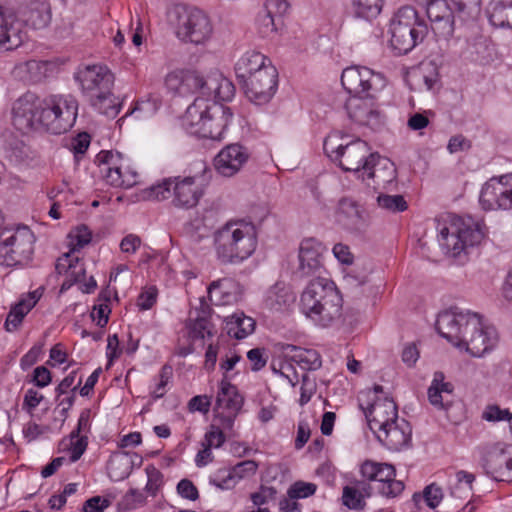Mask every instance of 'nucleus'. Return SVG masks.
I'll return each mask as SVG.
<instances>
[{
  "label": "nucleus",
  "instance_id": "obj_1",
  "mask_svg": "<svg viewBox=\"0 0 512 512\" xmlns=\"http://www.w3.org/2000/svg\"><path fill=\"white\" fill-rule=\"evenodd\" d=\"M436 330L453 346L474 357L492 350L498 341L494 327L484 323L480 314L452 308L438 314Z\"/></svg>",
  "mask_w": 512,
  "mask_h": 512
},
{
  "label": "nucleus",
  "instance_id": "obj_2",
  "mask_svg": "<svg viewBox=\"0 0 512 512\" xmlns=\"http://www.w3.org/2000/svg\"><path fill=\"white\" fill-rule=\"evenodd\" d=\"M342 302V296L332 281L316 278L302 292L300 310L314 324L328 327L341 317Z\"/></svg>",
  "mask_w": 512,
  "mask_h": 512
},
{
  "label": "nucleus",
  "instance_id": "obj_3",
  "mask_svg": "<svg viewBox=\"0 0 512 512\" xmlns=\"http://www.w3.org/2000/svg\"><path fill=\"white\" fill-rule=\"evenodd\" d=\"M257 247V229L245 220L228 221L214 233V249L222 264H239Z\"/></svg>",
  "mask_w": 512,
  "mask_h": 512
},
{
  "label": "nucleus",
  "instance_id": "obj_4",
  "mask_svg": "<svg viewBox=\"0 0 512 512\" xmlns=\"http://www.w3.org/2000/svg\"><path fill=\"white\" fill-rule=\"evenodd\" d=\"M82 94L89 104L100 114L114 118L121 104L112 92L114 76L104 65L94 64L79 68L75 74Z\"/></svg>",
  "mask_w": 512,
  "mask_h": 512
},
{
  "label": "nucleus",
  "instance_id": "obj_5",
  "mask_svg": "<svg viewBox=\"0 0 512 512\" xmlns=\"http://www.w3.org/2000/svg\"><path fill=\"white\" fill-rule=\"evenodd\" d=\"M232 115L230 108L226 106L209 103L205 98H197L187 108L183 125L192 135L221 140Z\"/></svg>",
  "mask_w": 512,
  "mask_h": 512
},
{
  "label": "nucleus",
  "instance_id": "obj_6",
  "mask_svg": "<svg viewBox=\"0 0 512 512\" xmlns=\"http://www.w3.org/2000/svg\"><path fill=\"white\" fill-rule=\"evenodd\" d=\"M323 149L332 162L346 172H353L359 179L369 169V161L374 154L364 140H350L349 136L340 132L329 134L324 140Z\"/></svg>",
  "mask_w": 512,
  "mask_h": 512
},
{
  "label": "nucleus",
  "instance_id": "obj_7",
  "mask_svg": "<svg viewBox=\"0 0 512 512\" xmlns=\"http://www.w3.org/2000/svg\"><path fill=\"white\" fill-rule=\"evenodd\" d=\"M428 28L411 6L397 10L390 21L391 46L398 54H406L422 42Z\"/></svg>",
  "mask_w": 512,
  "mask_h": 512
},
{
  "label": "nucleus",
  "instance_id": "obj_8",
  "mask_svg": "<svg viewBox=\"0 0 512 512\" xmlns=\"http://www.w3.org/2000/svg\"><path fill=\"white\" fill-rule=\"evenodd\" d=\"M484 225L472 218L458 219L449 227L440 229L438 242L444 253L457 257L468 248L482 242L485 237Z\"/></svg>",
  "mask_w": 512,
  "mask_h": 512
},
{
  "label": "nucleus",
  "instance_id": "obj_9",
  "mask_svg": "<svg viewBox=\"0 0 512 512\" xmlns=\"http://www.w3.org/2000/svg\"><path fill=\"white\" fill-rule=\"evenodd\" d=\"M78 115V101L72 95H50L42 99V125L53 134L68 131Z\"/></svg>",
  "mask_w": 512,
  "mask_h": 512
},
{
  "label": "nucleus",
  "instance_id": "obj_10",
  "mask_svg": "<svg viewBox=\"0 0 512 512\" xmlns=\"http://www.w3.org/2000/svg\"><path fill=\"white\" fill-rule=\"evenodd\" d=\"M34 242L35 236L27 226L5 228L0 232V263L16 266L28 261Z\"/></svg>",
  "mask_w": 512,
  "mask_h": 512
},
{
  "label": "nucleus",
  "instance_id": "obj_11",
  "mask_svg": "<svg viewBox=\"0 0 512 512\" xmlns=\"http://www.w3.org/2000/svg\"><path fill=\"white\" fill-rule=\"evenodd\" d=\"M341 83L350 97L377 98L386 86V78L366 66L355 65L343 70Z\"/></svg>",
  "mask_w": 512,
  "mask_h": 512
},
{
  "label": "nucleus",
  "instance_id": "obj_12",
  "mask_svg": "<svg viewBox=\"0 0 512 512\" xmlns=\"http://www.w3.org/2000/svg\"><path fill=\"white\" fill-rule=\"evenodd\" d=\"M184 86L194 91L199 90L207 97H213L215 102L230 101L235 93L233 83L219 73L203 77L197 72H188L183 77L180 92H183Z\"/></svg>",
  "mask_w": 512,
  "mask_h": 512
},
{
  "label": "nucleus",
  "instance_id": "obj_13",
  "mask_svg": "<svg viewBox=\"0 0 512 512\" xmlns=\"http://www.w3.org/2000/svg\"><path fill=\"white\" fill-rule=\"evenodd\" d=\"M480 465L496 480L512 481V455L502 442L488 443L478 448Z\"/></svg>",
  "mask_w": 512,
  "mask_h": 512
},
{
  "label": "nucleus",
  "instance_id": "obj_14",
  "mask_svg": "<svg viewBox=\"0 0 512 512\" xmlns=\"http://www.w3.org/2000/svg\"><path fill=\"white\" fill-rule=\"evenodd\" d=\"M12 124L22 133L37 130L42 125V98L32 92L19 97L12 106Z\"/></svg>",
  "mask_w": 512,
  "mask_h": 512
},
{
  "label": "nucleus",
  "instance_id": "obj_15",
  "mask_svg": "<svg viewBox=\"0 0 512 512\" xmlns=\"http://www.w3.org/2000/svg\"><path fill=\"white\" fill-rule=\"evenodd\" d=\"M177 36L195 45L205 44L213 34L210 18L202 10L193 8L179 17Z\"/></svg>",
  "mask_w": 512,
  "mask_h": 512
},
{
  "label": "nucleus",
  "instance_id": "obj_16",
  "mask_svg": "<svg viewBox=\"0 0 512 512\" xmlns=\"http://www.w3.org/2000/svg\"><path fill=\"white\" fill-rule=\"evenodd\" d=\"M480 204L484 210H512V173L490 178L482 187Z\"/></svg>",
  "mask_w": 512,
  "mask_h": 512
},
{
  "label": "nucleus",
  "instance_id": "obj_17",
  "mask_svg": "<svg viewBox=\"0 0 512 512\" xmlns=\"http://www.w3.org/2000/svg\"><path fill=\"white\" fill-rule=\"evenodd\" d=\"M277 70L271 63L252 77L240 82L247 98L256 105L268 103L276 92Z\"/></svg>",
  "mask_w": 512,
  "mask_h": 512
},
{
  "label": "nucleus",
  "instance_id": "obj_18",
  "mask_svg": "<svg viewBox=\"0 0 512 512\" xmlns=\"http://www.w3.org/2000/svg\"><path fill=\"white\" fill-rule=\"evenodd\" d=\"M243 398L238 393L237 388L226 380V377L220 382V388L216 397L215 417L219 420L224 429H231L234 420L242 408Z\"/></svg>",
  "mask_w": 512,
  "mask_h": 512
},
{
  "label": "nucleus",
  "instance_id": "obj_19",
  "mask_svg": "<svg viewBox=\"0 0 512 512\" xmlns=\"http://www.w3.org/2000/svg\"><path fill=\"white\" fill-rule=\"evenodd\" d=\"M425 5L426 13L432 23L433 31L444 39L450 38L455 29V9L450 8L446 0H418Z\"/></svg>",
  "mask_w": 512,
  "mask_h": 512
},
{
  "label": "nucleus",
  "instance_id": "obj_20",
  "mask_svg": "<svg viewBox=\"0 0 512 512\" xmlns=\"http://www.w3.org/2000/svg\"><path fill=\"white\" fill-rule=\"evenodd\" d=\"M335 219L344 229L355 234L365 233L369 226L365 211L350 197L339 199Z\"/></svg>",
  "mask_w": 512,
  "mask_h": 512
},
{
  "label": "nucleus",
  "instance_id": "obj_21",
  "mask_svg": "<svg viewBox=\"0 0 512 512\" xmlns=\"http://www.w3.org/2000/svg\"><path fill=\"white\" fill-rule=\"evenodd\" d=\"M359 406L365 413L369 428L374 434L392 425L391 423L399 418L397 406L394 400L388 396L374 399L367 408L362 403Z\"/></svg>",
  "mask_w": 512,
  "mask_h": 512
},
{
  "label": "nucleus",
  "instance_id": "obj_22",
  "mask_svg": "<svg viewBox=\"0 0 512 512\" xmlns=\"http://www.w3.org/2000/svg\"><path fill=\"white\" fill-rule=\"evenodd\" d=\"M375 99L349 97L345 104L349 118L358 125L368 126L372 129L378 128L382 124L383 118L376 106Z\"/></svg>",
  "mask_w": 512,
  "mask_h": 512
},
{
  "label": "nucleus",
  "instance_id": "obj_23",
  "mask_svg": "<svg viewBox=\"0 0 512 512\" xmlns=\"http://www.w3.org/2000/svg\"><path fill=\"white\" fill-rule=\"evenodd\" d=\"M121 154L113 151H101L97 157L100 173L105 182L113 187L130 188L135 183V175L126 176L121 171Z\"/></svg>",
  "mask_w": 512,
  "mask_h": 512
},
{
  "label": "nucleus",
  "instance_id": "obj_24",
  "mask_svg": "<svg viewBox=\"0 0 512 512\" xmlns=\"http://www.w3.org/2000/svg\"><path fill=\"white\" fill-rule=\"evenodd\" d=\"M395 164L388 158L374 153L369 161V169L362 174V181L376 188H386L396 180Z\"/></svg>",
  "mask_w": 512,
  "mask_h": 512
},
{
  "label": "nucleus",
  "instance_id": "obj_25",
  "mask_svg": "<svg viewBox=\"0 0 512 512\" xmlns=\"http://www.w3.org/2000/svg\"><path fill=\"white\" fill-rule=\"evenodd\" d=\"M203 195V189L195 177L173 178L172 204L181 209L195 207Z\"/></svg>",
  "mask_w": 512,
  "mask_h": 512
},
{
  "label": "nucleus",
  "instance_id": "obj_26",
  "mask_svg": "<svg viewBox=\"0 0 512 512\" xmlns=\"http://www.w3.org/2000/svg\"><path fill=\"white\" fill-rule=\"evenodd\" d=\"M248 157L249 154L245 147L239 144H230L216 155L214 167L222 176L231 177L240 171Z\"/></svg>",
  "mask_w": 512,
  "mask_h": 512
},
{
  "label": "nucleus",
  "instance_id": "obj_27",
  "mask_svg": "<svg viewBox=\"0 0 512 512\" xmlns=\"http://www.w3.org/2000/svg\"><path fill=\"white\" fill-rule=\"evenodd\" d=\"M24 38L22 22L0 4V48L13 50L22 44Z\"/></svg>",
  "mask_w": 512,
  "mask_h": 512
},
{
  "label": "nucleus",
  "instance_id": "obj_28",
  "mask_svg": "<svg viewBox=\"0 0 512 512\" xmlns=\"http://www.w3.org/2000/svg\"><path fill=\"white\" fill-rule=\"evenodd\" d=\"M392 425L378 431L375 436L380 443L393 451H400L411 442L412 429L403 418H398Z\"/></svg>",
  "mask_w": 512,
  "mask_h": 512
},
{
  "label": "nucleus",
  "instance_id": "obj_29",
  "mask_svg": "<svg viewBox=\"0 0 512 512\" xmlns=\"http://www.w3.org/2000/svg\"><path fill=\"white\" fill-rule=\"evenodd\" d=\"M55 269L59 275L65 276L60 292H64L75 283L82 281L86 272L84 263L80 261L74 252H68L59 257Z\"/></svg>",
  "mask_w": 512,
  "mask_h": 512
},
{
  "label": "nucleus",
  "instance_id": "obj_30",
  "mask_svg": "<svg viewBox=\"0 0 512 512\" xmlns=\"http://www.w3.org/2000/svg\"><path fill=\"white\" fill-rule=\"evenodd\" d=\"M242 295L240 284L233 278L213 281L208 287V296L215 305H229L239 301Z\"/></svg>",
  "mask_w": 512,
  "mask_h": 512
},
{
  "label": "nucleus",
  "instance_id": "obj_31",
  "mask_svg": "<svg viewBox=\"0 0 512 512\" xmlns=\"http://www.w3.org/2000/svg\"><path fill=\"white\" fill-rule=\"evenodd\" d=\"M299 269L309 276L322 267V245L313 238L304 239L299 248Z\"/></svg>",
  "mask_w": 512,
  "mask_h": 512
},
{
  "label": "nucleus",
  "instance_id": "obj_32",
  "mask_svg": "<svg viewBox=\"0 0 512 512\" xmlns=\"http://www.w3.org/2000/svg\"><path fill=\"white\" fill-rule=\"evenodd\" d=\"M283 357L298 364L303 370L314 371L321 367L320 354L314 349H305L292 344H278Z\"/></svg>",
  "mask_w": 512,
  "mask_h": 512
},
{
  "label": "nucleus",
  "instance_id": "obj_33",
  "mask_svg": "<svg viewBox=\"0 0 512 512\" xmlns=\"http://www.w3.org/2000/svg\"><path fill=\"white\" fill-rule=\"evenodd\" d=\"M444 379L445 376L442 372H435L428 388L430 404L440 410H447L453 402L454 387L450 382H445Z\"/></svg>",
  "mask_w": 512,
  "mask_h": 512
},
{
  "label": "nucleus",
  "instance_id": "obj_34",
  "mask_svg": "<svg viewBox=\"0 0 512 512\" xmlns=\"http://www.w3.org/2000/svg\"><path fill=\"white\" fill-rule=\"evenodd\" d=\"M41 297V293L38 290L28 293L25 297L21 298L8 313L5 321V329L8 332H13L18 329L22 323L24 317L30 312V310L36 305Z\"/></svg>",
  "mask_w": 512,
  "mask_h": 512
},
{
  "label": "nucleus",
  "instance_id": "obj_35",
  "mask_svg": "<svg viewBox=\"0 0 512 512\" xmlns=\"http://www.w3.org/2000/svg\"><path fill=\"white\" fill-rule=\"evenodd\" d=\"M270 62L262 53L257 51H248L240 57L235 64L236 77L240 82L252 77L260 69L267 68Z\"/></svg>",
  "mask_w": 512,
  "mask_h": 512
},
{
  "label": "nucleus",
  "instance_id": "obj_36",
  "mask_svg": "<svg viewBox=\"0 0 512 512\" xmlns=\"http://www.w3.org/2000/svg\"><path fill=\"white\" fill-rule=\"evenodd\" d=\"M395 475L396 471L392 465L381 463L377 479L374 480L380 483L378 491L381 495L387 498H394L403 492L404 484L402 481L396 480Z\"/></svg>",
  "mask_w": 512,
  "mask_h": 512
},
{
  "label": "nucleus",
  "instance_id": "obj_37",
  "mask_svg": "<svg viewBox=\"0 0 512 512\" xmlns=\"http://www.w3.org/2000/svg\"><path fill=\"white\" fill-rule=\"evenodd\" d=\"M224 330L235 339L241 340L250 335L255 329V320L243 312H236L224 320Z\"/></svg>",
  "mask_w": 512,
  "mask_h": 512
},
{
  "label": "nucleus",
  "instance_id": "obj_38",
  "mask_svg": "<svg viewBox=\"0 0 512 512\" xmlns=\"http://www.w3.org/2000/svg\"><path fill=\"white\" fill-rule=\"evenodd\" d=\"M295 302V295L284 283H276L266 294L265 305L275 311L288 308Z\"/></svg>",
  "mask_w": 512,
  "mask_h": 512
},
{
  "label": "nucleus",
  "instance_id": "obj_39",
  "mask_svg": "<svg viewBox=\"0 0 512 512\" xmlns=\"http://www.w3.org/2000/svg\"><path fill=\"white\" fill-rule=\"evenodd\" d=\"M489 20L495 27L512 28V0H494Z\"/></svg>",
  "mask_w": 512,
  "mask_h": 512
},
{
  "label": "nucleus",
  "instance_id": "obj_40",
  "mask_svg": "<svg viewBox=\"0 0 512 512\" xmlns=\"http://www.w3.org/2000/svg\"><path fill=\"white\" fill-rule=\"evenodd\" d=\"M457 18L463 23L475 22L481 14V0H449Z\"/></svg>",
  "mask_w": 512,
  "mask_h": 512
},
{
  "label": "nucleus",
  "instance_id": "obj_41",
  "mask_svg": "<svg viewBox=\"0 0 512 512\" xmlns=\"http://www.w3.org/2000/svg\"><path fill=\"white\" fill-rule=\"evenodd\" d=\"M201 315L199 314L191 325V333L194 338L204 339L213 336V325L208 320L210 307L205 303L204 299H200Z\"/></svg>",
  "mask_w": 512,
  "mask_h": 512
},
{
  "label": "nucleus",
  "instance_id": "obj_42",
  "mask_svg": "<svg viewBox=\"0 0 512 512\" xmlns=\"http://www.w3.org/2000/svg\"><path fill=\"white\" fill-rule=\"evenodd\" d=\"M51 20L50 6L46 2L33 3L27 13L26 22L35 29L46 27Z\"/></svg>",
  "mask_w": 512,
  "mask_h": 512
},
{
  "label": "nucleus",
  "instance_id": "obj_43",
  "mask_svg": "<svg viewBox=\"0 0 512 512\" xmlns=\"http://www.w3.org/2000/svg\"><path fill=\"white\" fill-rule=\"evenodd\" d=\"M274 1L271 0L267 2L264 7H262L255 19V25L258 34L263 37L267 38L273 35L276 32V26L274 23V18L272 16V13L269 9V5L273 4Z\"/></svg>",
  "mask_w": 512,
  "mask_h": 512
},
{
  "label": "nucleus",
  "instance_id": "obj_44",
  "mask_svg": "<svg viewBox=\"0 0 512 512\" xmlns=\"http://www.w3.org/2000/svg\"><path fill=\"white\" fill-rule=\"evenodd\" d=\"M88 445V436L79 435L73 437V433L70 434V439L68 441L63 440L61 442V446L63 450L69 451V458L71 462H76L80 459V457L85 452Z\"/></svg>",
  "mask_w": 512,
  "mask_h": 512
},
{
  "label": "nucleus",
  "instance_id": "obj_45",
  "mask_svg": "<svg viewBox=\"0 0 512 512\" xmlns=\"http://www.w3.org/2000/svg\"><path fill=\"white\" fill-rule=\"evenodd\" d=\"M377 204L390 213L403 212L408 208V204L402 195L379 194Z\"/></svg>",
  "mask_w": 512,
  "mask_h": 512
},
{
  "label": "nucleus",
  "instance_id": "obj_46",
  "mask_svg": "<svg viewBox=\"0 0 512 512\" xmlns=\"http://www.w3.org/2000/svg\"><path fill=\"white\" fill-rule=\"evenodd\" d=\"M173 178L163 179L146 190V198L154 201H163L172 197Z\"/></svg>",
  "mask_w": 512,
  "mask_h": 512
},
{
  "label": "nucleus",
  "instance_id": "obj_47",
  "mask_svg": "<svg viewBox=\"0 0 512 512\" xmlns=\"http://www.w3.org/2000/svg\"><path fill=\"white\" fill-rule=\"evenodd\" d=\"M356 14L370 19L377 17L383 7V0H356Z\"/></svg>",
  "mask_w": 512,
  "mask_h": 512
},
{
  "label": "nucleus",
  "instance_id": "obj_48",
  "mask_svg": "<svg viewBox=\"0 0 512 512\" xmlns=\"http://www.w3.org/2000/svg\"><path fill=\"white\" fill-rule=\"evenodd\" d=\"M422 498L425 500L428 507L434 509L443 499L442 489L436 484L432 483L424 488L422 497L417 493L413 495V500L416 503H418Z\"/></svg>",
  "mask_w": 512,
  "mask_h": 512
},
{
  "label": "nucleus",
  "instance_id": "obj_49",
  "mask_svg": "<svg viewBox=\"0 0 512 512\" xmlns=\"http://www.w3.org/2000/svg\"><path fill=\"white\" fill-rule=\"evenodd\" d=\"M45 63L37 60H29L19 66L21 72L27 73V80L30 82H38L42 79L45 72Z\"/></svg>",
  "mask_w": 512,
  "mask_h": 512
},
{
  "label": "nucleus",
  "instance_id": "obj_50",
  "mask_svg": "<svg viewBox=\"0 0 512 512\" xmlns=\"http://www.w3.org/2000/svg\"><path fill=\"white\" fill-rule=\"evenodd\" d=\"M317 486L314 483L297 481L288 489L290 499H300L312 496L316 492Z\"/></svg>",
  "mask_w": 512,
  "mask_h": 512
},
{
  "label": "nucleus",
  "instance_id": "obj_51",
  "mask_svg": "<svg viewBox=\"0 0 512 512\" xmlns=\"http://www.w3.org/2000/svg\"><path fill=\"white\" fill-rule=\"evenodd\" d=\"M130 463L126 457H116L109 462L111 477L120 480L126 478L130 473Z\"/></svg>",
  "mask_w": 512,
  "mask_h": 512
},
{
  "label": "nucleus",
  "instance_id": "obj_52",
  "mask_svg": "<svg viewBox=\"0 0 512 512\" xmlns=\"http://www.w3.org/2000/svg\"><path fill=\"white\" fill-rule=\"evenodd\" d=\"M343 504L350 509H361L363 507V495L358 489L346 486L343 489Z\"/></svg>",
  "mask_w": 512,
  "mask_h": 512
},
{
  "label": "nucleus",
  "instance_id": "obj_53",
  "mask_svg": "<svg viewBox=\"0 0 512 512\" xmlns=\"http://www.w3.org/2000/svg\"><path fill=\"white\" fill-rule=\"evenodd\" d=\"M161 102L158 98H148L147 100L138 101L133 109L128 111V114H135L137 112L144 113L146 116H151L159 109Z\"/></svg>",
  "mask_w": 512,
  "mask_h": 512
},
{
  "label": "nucleus",
  "instance_id": "obj_54",
  "mask_svg": "<svg viewBox=\"0 0 512 512\" xmlns=\"http://www.w3.org/2000/svg\"><path fill=\"white\" fill-rule=\"evenodd\" d=\"M146 474L148 480L145 486V490L152 496H155L158 489L162 485V474L152 465L146 467Z\"/></svg>",
  "mask_w": 512,
  "mask_h": 512
},
{
  "label": "nucleus",
  "instance_id": "obj_55",
  "mask_svg": "<svg viewBox=\"0 0 512 512\" xmlns=\"http://www.w3.org/2000/svg\"><path fill=\"white\" fill-rule=\"evenodd\" d=\"M72 238L73 250L75 253L76 249H81L91 241V232L87 226L81 225L70 234Z\"/></svg>",
  "mask_w": 512,
  "mask_h": 512
},
{
  "label": "nucleus",
  "instance_id": "obj_56",
  "mask_svg": "<svg viewBox=\"0 0 512 512\" xmlns=\"http://www.w3.org/2000/svg\"><path fill=\"white\" fill-rule=\"evenodd\" d=\"M316 392V383L314 380L310 379L308 375H303L302 383L300 387V398L299 404L301 406L306 405L312 398V396Z\"/></svg>",
  "mask_w": 512,
  "mask_h": 512
},
{
  "label": "nucleus",
  "instance_id": "obj_57",
  "mask_svg": "<svg viewBox=\"0 0 512 512\" xmlns=\"http://www.w3.org/2000/svg\"><path fill=\"white\" fill-rule=\"evenodd\" d=\"M225 442V435L222 429L212 424L210 429L205 434L204 443L211 448H219Z\"/></svg>",
  "mask_w": 512,
  "mask_h": 512
},
{
  "label": "nucleus",
  "instance_id": "obj_58",
  "mask_svg": "<svg viewBox=\"0 0 512 512\" xmlns=\"http://www.w3.org/2000/svg\"><path fill=\"white\" fill-rule=\"evenodd\" d=\"M210 406L211 397L207 395L194 396L188 402V409L190 412H201L206 414L209 412Z\"/></svg>",
  "mask_w": 512,
  "mask_h": 512
},
{
  "label": "nucleus",
  "instance_id": "obj_59",
  "mask_svg": "<svg viewBox=\"0 0 512 512\" xmlns=\"http://www.w3.org/2000/svg\"><path fill=\"white\" fill-rule=\"evenodd\" d=\"M258 469V463L254 460H245L238 464H236L232 468V472L235 475V477H238L239 479L254 475Z\"/></svg>",
  "mask_w": 512,
  "mask_h": 512
},
{
  "label": "nucleus",
  "instance_id": "obj_60",
  "mask_svg": "<svg viewBox=\"0 0 512 512\" xmlns=\"http://www.w3.org/2000/svg\"><path fill=\"white\" fill-rule=\"evenodd\" d=\"M90 145V136L88 133H79L71 140L70 149L77 158L78 155H83Z\"/></svg>",
  "mask_w": 512,
  "mask_h": 512
},
{
  "label": "nucleus",
  "instance_id": "obj_61",
  "mask_svg": "<svg viewBox=\"0 0 512 512\" xmlns=\"http://www.w3.org/2000/svg\"><path fill=\"white\" fill-rule=\"evenodd\" d=\"M178 494L186 499L195 501L199 497L198 490L192 481L188 479H182L177 485Z\"/></svg>",
  "mask_w": 512,
  "mask_h": 512
},
{
  "label": "nucleus",
  "instance_id": "obj_62",
  "mask_svg": "<svg viewBox=\"0 0 512 512\" xmlns=\"http://www.w3.org/2000/svg\"><path fill=\"white\" fill-rule=\"evenodd\" d=\"M110 504V500L100 496H94L85 501L83 510L84 512H103Z\"/></svg>",
  "mask_w": 512,
  "mask_h": 512
},
{
  "label": "nucleus",
  "instance_id": "obj_63",
  "mask_svg": "<svg viewBox=\"0 0 512 512\" xmlns=\"http://www.w3.org/2000/svg\"><path fill=\"white\" fill-rule=\"evenodd\" d=\"M141 238L135 234L126 235L120 242V250L123 253L134 254L141 246Z\"/></svg>",
  "mask_w": 512,
  "mask_h": 512
},
{
  "label": "nucleus",
  "instance_id": "obj_64",
  "mask_svg": "<svg viewBox=\"0 0 512 512\" xmlns=\"http://www.w3.org/2000/svg\"><path fill=\"white\" fill-rule=\"evenodd\" d=\"M43 395L34 389H28L23 400V409L32 414V411L41 403Z\"/></svg>",
  "mask_w": 512,
  "mask_h": 512
}]
</instances>
